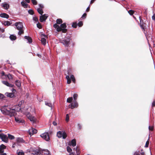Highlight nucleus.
<instances>
[{
	"mask_svg": "<svg viewBox=\"0 0 155 155\" xmlns=\"http://www.w3.org/2000/svg\"><path fill=\"white\" fill-rule=\"evenodd\" d=\"M0 138L2 141L6 143H8V138L6 135L3 133L1 134H0Z\"/></svg>",
	"mask_w": 155,
	"mask_h": 155,
	"instance_id": "f257e3e1",
	"label": "nucleus"
},
{
	"mask_svg": "<svg viewBox=\"0 0 155 155\" xmlns=\"http://www.w3.org/2000/svg\"><path fill=\"white\" fill-rule=\"evenodd\" d=\"M41 137L46 141H48L50 139L48 134V132L44 133L40 135Z\"/></svg>",
	"mask_w": 155,
	"mask_h": 155,
	"instance_id": "f03ea898",
	"label": "nucleus"
},
{
	"mask_svg": "<svg viewBox=\"0 0 155 155\" xmlns=\"http://www.w3.org/2000/svg\"><path fill=\"white\" fill-rule=\"evenodd\" d=\"M14 25L17 30L22 29L23 27L22 23L21 22H16Z\"/></svg>",
	"mask_w": 155,
	"mask_h": 155,
	"instance_id": "7ed1b4c3",
	"label": "nucleus"
},
{
	"mask_svg": "<svg viewBox=\"0 0 155 155\" xmlns=\"http://www.w3.org/2000/svg\"><path fill=\"white\" fill-rule=\"evenodd\" d=\"M71 40L70 38L66 39H65L61 40V43H62L65 46H68L69 45V42Z\"/></svg>",
	"mask_w": 155,
	"mask_h": 155,
	"instance_id": "20e7f679",
	"label": "nucleus"
},
{
	"mask_svg": "<svg viewBox=\"0 0 155 155\" xmlns=\"http://www.w3.org/2000/svg\"><path fill=\"white\" fill-rule=\"evenodd\" d=\"M78 107V104L76 101H74L73 103H71L69 105L70 108L73 109L75 107Z\"/></svg>",
	"mask_w": 155,
	"mask_h": 155,
	"instance_id": "39448f33",
	"label": "nucleus"
},
{
	"mask_svg": "<svg viewBox=\"0 0 155 155\" xmlns=\"http://www.w3.org/2000/svg\"><path fill=\"white\" fill-rule=\"evenodd\" d=\"M60 26L61 27V31L63 33H65L67 32V29L66 28L67 26L65 23L61 24Z\"/></svg>",
	"mask_w": 155,
	"mask_h": 155,
	"instance_id": "423d86ee",
	"label": "nucleus"
},
{
	"mask_svg": "<svg viewBox=\"0 0 155 155\" xmlns=\"http://www.w3.org/2000/svg\"><path fill=\"white\" fill-rule=\"evenodd\" d=\"M140 20V25L141 28L143 30H145V24L144 23L143 20L141 19L140 17H139Z\"/></svg>",
	"mask_w": 155,
	"mask_h": 155,
	"instance_id": "0eeeda50",
	"label": "nucleus"
},
{
	"mask_svg": "<svg viewBox=\"0 0 155 155\" xmlns=\"http://www.w3.org/2000/svg\"><path fill=\"white\" fill-rule=\"evenodd\" d=\"M42 15V16L43 17L44 20H42L41 19V18H42V16H40L39 19L40 21L41 22L45 21L47 19V18L48 16V14H44V15Z\"/></svg>",
	"mask_w": 155,
	"mask_h": 155,
	"instance_id": "6e6552de",
	"label": "nucleus"
},
{
	"mask_svg": "<svg viewBox=\"0 0 155 155\" xmlns=\"http://www.w3.org/2000/svg\"><path fill=\"white\" fill-rule=\"evenodd\" d=\"M17 144H18L19 143H25V141L23 140L22 138L18 137L16 138Z\"/></svg>",
	"mask_w": 155,
	"mask_h": 155,
	"instance_id": "1a4fd4ad",
	"label": "nucleus"
},
{
	"mask_svg": "<svg viewBox=\"0 0 155 155\" xmlns=\"http://www.w3.org/2000/svg\"><path fill=\"white\" fill-rule=\"evenodd\" d=\"M0 110L2 112V113L5 115H8V111L9 110H7L6 108H1L0 109Z\"/></svg>",
	"mask_w": 155,
	"mask_h": 155,
	"instance_id": "9d476101",
	"label": "nucleus"
},
{
	"mask_svg": "<svg viewBox=\"0 0 155 155\" xmlns=\"http://www.w3.org/2000/svg\"><path fill=\"white\" fill-rule=\"evenodd\" d=\"M1 6L3 7L4 9L7 10L9 8V5L6 2H3Z\"/></svg>",
	"mask_w": 155,
	"mask_h": 155,
	"instance_id": "9b49d317",
	"label": "nucleus"
},
{
	"mask_svg": "<svg viewBox=\"0 0 155 155\" xmlns=\"http://www.w3.org/2000/svg\"><path fill=\"white\" fill-rule=\"evenodd\" d=\"M2 83L4 84L9 87H12L14 86V85L10 84L8 81H2Z\"/></svg>",
	"mask_w": 155,
	"mask_h": 155,
	"instance_id": "f8f14e48",
	"label": "nucleus"
},
{
	"mask_svg": "<svg viewBox=\"0 0 155 155\" xmlns=\"http://www.w3.org/2000/svg\"><path fill=\"white\" fill-rule=\"evenodd\" d=\"M15 109H10V110H9L8 115L10 117L14 116L15 113Z\"/></svg>",
	"mask_w": 155,
	"mask_h": 155,
	"instance_id": "ddd939ff",
	"label": "nucleus"
},
{
	"mask_svg": "<svg viewBox=\"0 0 155 155\" xmlns=\"http://www.w3.org/2000/svg\"><path fill=\"white\" fill-rule=\"evenodd\" d=\"M5 94L7 97L9 98H12L15 97L14 94L12 93L6 92Z\"/></svg>",
	"mask_w": 155,
	"mask_h": 155,
	"instance_id": "4468645a",
	"label": "nucleus"
},
{
	"mask_svg": "<svg viewBox=\"0 0 155 155\" xmlns=\"http://www.w3.org/2000/svg\"><path fill=\"white\" fill-rule=\"evenodd\" d=\"M15 121L18 123H23L24 122V120L21 118H19L18 117H15Z\"/></svg>",
	"mask_w": 155,
	"mask_h": 155,
	"instance_id": "2eb2a0df",
	"label": "nucleus"
},
{
	"mask_svg": "<svg viewBox=\"0 0 155 155\" xmlns=\"http://www.w3.org/2000/svg\"><path fill=\"white\" fill-rule=\"evenodd\" d=\"M53 27L55 28H56V30L58 32L61 31V27L56 24H54L53 25Z\"/></svg>",
	"mask_w": 155,
	"mask_h": 155,
	"instance_id": "dca6fc26",
	"label": "nucleus"
},
{
	"mask_svg": "<svg viewBox=\"0 0 155 155\" xmlns=\"http://www.w3.org/2000/svg\"><path fill=\"white\" fill-rule=\"evenodd\" d=\"M24 38L25 39L27 40L28 41L27 42H28V43H29L30 44L32 43V38H31V37H30L29 36H25L24 37Z\"/></svg>",
	"mask_w": 155,
	"mask_h": 155,
	"instance_id": "f3484780",
	"label": "nucleus"
},
{
	"mask_svg": "<svg viewBox=\"0 0 155 155\" xmlns=\"http://www.w3.org/2000/svg\"><path fill=\"white\" fill-rule=\"evenodd\" d=\"M0 17L3 18H8L9 17V16L6 13H2L0 14Z\"/></svg>",
	"mask_w": 155,
	"mask_h": 155,
	"instance_id": "a211bd4d",
	"label": "nucleus"
},
{
	"mask_svg": "<svg viewBox=\"0 0 155 155\" xmlns=\"http://www.w3.org/2000/svg\"><path fill=\"white\" fill-rule=\"evenodd\" d=\"M9 38L12 41H14L16 40L17 37L15 35H11L10 36Z\"/></svg>",
	"mask_w": 155,
	"mask_h": 155,
	"instance_id": "6ab92c4d",
	"label": "nucleus"
},
{
	"mask_svg": "<svg viewBox=\"0 0 155 155\" xmlns=\"http://www.w3.org/2000/svg\"><path fill=\"white\" fill-rule=\"evenodd\" d=\"M71 145L73 147L76 146V140L75 139L71 140Z\"/></svg>",
	"mask_w": 155,
	"mask_h": 155,
	"instance_id": "aec40b11",
	"label": "nucleus"
},
{
	"mask_svg": "<svg viewBox=\"0 0 155 155\" xmlns=\"http://www.w3.org/2000/svg\"><path fill=\"white\" fill-rule=\"evenodd\" d=\"M62 131H59L57 133V136L59 138H61L62 137Z\"/></svg>",
	"mask_w": 155,
	"mask_h": 155,
	"instance_id": "412c9836",
	"label": "nucleus"
},
{
	"mask_svg": "<svg viewBox=\"0 0 155 155\" xmlns=\"http://www.w3.org/2000/svg\"><path fill=\"white\" fill-rule=\"evenodd\" d=\"M15 85L17 86L18 87H20L21 86V83L18 80H16L15 81Z\"/></svg>",
	"mask_w": 155,
	"mask_h": 155,
	"instance_id": "4be33fe9",
	"label": "nucleus"
},
{
	"mask_svg": "<svg viewBox=\"0 0 155 155\" xmlns=\"http://www.w3.org/2000/svg\"><path fill=\"white\" fill-rule=\"evenodd\" d=\"M41 41L42 44L44 45H45L46 44V39L44 38H42L41 39Z\"/></svg>",
	"mask_w": 155,
	"mask_h": 155,
	"instance_id": "5701e85b",
	"label": "nucleus"
},
{
	"mask_svg": "<svg viewBox=\"0 0 155 155\" xmlns=\"http://www.w3.org/2000/svg\"><path fill=\"white\" fill-rule=\"evenodd\" d=\"M37 11L39 14L41 15H42L44 12L43 9L40 8H38L37 9Z\"/></svg>",
	"mask_w": 155,
	"mask_h": 155,
	"instance_id": "b1692460",
	"label": "nucleus"
},
{
	"mask_svg": "<svg viewBox=\"0 0 155 155\" xmlns=\"http://www.w3.org/2000/svg\"><path fill=\"white\" fill-rule=\"evenodd\" d=\"M40 152L39 150L33 151L32 153V154L34 155H39L40 153Z\"/></svg>",
	"mask_w": 155,
	"mask_h": 155,
	"instance_id": "393cba45",
	"label": "nucleus"
},
{
	"mask_svg": "<svg viewBox=\"0 0 155 155\" xmlns=\"http://www.w3.org/2000/svg\"><path fill=\"white\" fill-rule=\"evenodd\" d=\"M2 24L4 25L5 26H9L11 25L10 22L8 21H5L3 22Z\"/></svg>",
	"mask_w": 155,
	"mask_h": 155,
	"instance_id": "a878e982",
	"label": "nucleus"
},
{
	"mask_svg": "<svg viewBox=\"0 0 155 155\" xmlns=\"http://www.w3.org/2000/svg\"><path fill=\"white\" fill-rule=\"evenodd\" d=\"M24 101H23V100H22L20 101L19 103H18V105L19 106V107H20V108H19V110H18V111H20L21 110V106L22 105V104H24Z\"/></svg>",
	"mask_w": 155,
	"mask_h": 155,
	"instance_id": "bb28decb",
	"label": "nucleus"
},
{
	"mask_svg": "<svg viewBox=\"0 0 155 155\" xmlns=\"http://www.w3.org/2000/svg\"><path fill=\"white\" fill-rule=\"evenodd\" d=\"M70 79L72 80L73 82L75 83L76 82L75 78L73 75H71L70 76Z\"/></svg>",
	"mask_w": 155,
	"mask_h": 155,
	"instance_id": "cd10ccee",
	"label": "nucleus"
},
{
	"mask_svg": "<svg viewBox=\"0 0 155 155\" xmlns=\"http://www.w3.org/2000/svg\"><path fill=\"white\" fill-rule=\"evenodd\" d=\"M33 20L34 21V23H37L38 22H39L38 21V18L36 17H33Z\"/></svg>",
	"mask_w": 155,
	"mask_h": 155,
	"instance_id": "c85d7f7f",
	"label": "nucleus"
},
{
	"mask_svg": "<svg viewBox=\"0 0 155 155\" xmlns=\"http://www.w3.org/2000/svg\"><path fill=\"white\" fill-rule=\"evenodd\" d=\"M21 5L24 8H27V4L25 2L22 1L21 2Z\"/></svg>",
	"mask_w": 155,
	"mask_h": 155,
	"instance_id": "c756f323",
	"label": "nucleus"
},
{
	"mask_svg": "<svg viewBox=\"0 0 155 155\" xmlns=\"http://www.w3.org/2000/svg\"><path fill=\"white\" fill-rule=\"evenodd\" d=\"M8 138L9 139H10V140H13L14 139H15V137L11 135V134H8Z\"/></svg>",
	"mask_w": 155,
	"mask_h": 155,
	"instance_id": "7c9ffc66",
	"label": "nucleus"
},
{
	"mask_svg": "<svg viewBox=\"0 0 155 155\" xmlns=\"http://www.w3.org/2000/svg\"><path fill=\"white\" fill-rule=\"evenodd\" d=\"M42 151L44 152V153L45 154L48 155L50 153V151L48 150L43 149Z\"/></svg>",
	"mask_w": 155,
	"mask_h": 155,
	"instance_id": "2f4dec72",
	"label": "nucleus"
},
{
	"mask_svg": "<svg viewBox=\"0 0 155 155\" xmlns=\"http://www.w3.org/2000/svg\"><path fill=\"white\" fill-rule=\"evenodd\" d=\"M67 137V135L65 132L64 131L63 132L62 136V138L64 139L66 138Z\"/></svg>",
	"mask_w": 155,
	"mask_h": 155,
	"instance_id": "473e14b6",
	"label": "nucleus"
},
{
	"mask_svg": "<svg viewBox=\"0 0 155 155\" xmlns=\"http://www.w3.org/2000/svg\"><path fill=\"white\" fill-rule=\"evenodd\" d=\"M73 100V97H69L67 99V101L68 103H71Z\"/></svg>",
	"mask_w": 155,
	"mask_h": 155,
	"instance_id": "72a5a7b5",
	"label": "nucleus"
},
{
	"mask_svg": "<svg viewBox=\"0 0 155 155\" xmlns=\"http://www.w3.org/2000/svg\"><path fill=\"white\" fill-rule=\"evenodd\" d=\"M6 148V146L3 144H2L0 146V148L1 149V150H2V151L4 150Z\"/></svg>",
	"mask_w": 155,
	"mask_h": 155,
	"instance_id": "f704fd0d",
	"label": "nucleus"
},
{
	"mask_svg": "<svg viewBox=\"0 0 155 155\" xmlns=\"http://www.w3.org/2000/svg\"><path fill=\"white\" fill-rule=\"evenodd\" d=\"M67 151L70 153H72V150L71 148L69 146H67Z\"/></svg>",
	"mask_w": 155,
	"mask_h": 155,
	"instance_id": "c9c22d12",
	"label": "nucleus"
},
{
	"mask_svg": "<svg viewBox=\"0 0 155 155\" xmlns=\"http://www.w3.org/2000/svg\"><path fill=\"white\" fill-rule=\"evenodd\" d=\"M37 28L39 29H41L42 28V26L41 25V24L39 23V22H38L37 24Z\"/></svg>",
	"mask_w": 155,
	"mask_h": 155,
	"instance_id": "e433bc0d",
	"label": "nucleus"
},
{
	"mask_svg": "<svg viewBox=\"0 0 155 155\" xmlns=\"http://www.w3.org/2000/svg\"><path fill=\"white\" fill-rule=\"evenodd\" d=\"M19 30V31L18 33V34L19 35H21V34H22L24 33V30H23V29H21L19 30Z\"/></svg>",
	"mask_w": 155,
	"mask_h": 155,
	"instance_id": "4c0bfd02",
	"label": "nucleus"
},
{
	"mask_svg": "<svg viewBox=\"0 0 155 155\" xmlns=\"http://www.w3.org/2000/svg\"><path fill=\"white\" fill-rule=\"evenodd\" d=\"M78 26V23L76 22H73L72 25V27L74 28H76Z\"/></svg>",
	"mask_w": 155,
	"mask_h": 155,
	"instance_id": "58836bf2",
	"label": "nucleus"
},
{
	"mask_svg": "<svg viewBox=\"0 0 155 155\" xmlns=\"http://www.w3.org/2000/svg\"><path fill=\"white\" fill-rule=\"evenodd\" d=\"M62 22V21L61 19H58L56 20L57 23L58 24H61Z\"/></svg>",
	"mask_w": 155,
	"mask_h": 155,
	"instance_id": "ea45409f",
	"label": "nucleus"
},
{
	"mask_svg": "<svg viewBox=\"0 0 155 155\" xmlns=\"http://www.w3.org/2000/svg\"><path fill=\"white\" fill-rule=\"evenodd\" d=\"M78 97V95L76 94H73V98L74 101H76Z\"/></svg>",
	"mask_w": 155,
	"mask_h": 155,
	"instance_id": "a19ab883",
	"label": "nucleus"
},
{
	"mask_svg": "<svg viewBox=\"0 0 155 155\" xmlns=\"http://www.w3.org/2000/svg\"><path fill=\"white\" fill-rule=\"evenodd\" d=\"M28 13L31 15H33L34 14V12L33 10L32 9H29L28 11Z\"/></svg>",
	"mask_w": 155,
	"mask_h": 155,
	"instance_id": "79ce46f5",
	"label": "nucleus"
},
{
	"mask_svg": "<svg viewBox=\"0 0 155 155\" xmlns=\"http://www.w3.org/2000/svg\"><path fill=\"white\" fill-rule=\"evenodd\" d=\"M45 104L46 105L51 107V108H52V105L51 103L45 102Z\"/></svg>",
	"mask_w": 155,
	"mask_h": 155,
	"instance_id": "37998d69",
	"label": "nucleus"
},
{
	"mask_svg": "<svg viewBox=\"0 0 155 155\" xmlns=\"http://www.w3.org/2000/svg\"><path fill=\"white\" fill-rule=\"evenodd\" d=\"M7 76L9 80H12V79L13 77L12 75L11 74H9L7 75Z\"/></svg>",
	"mask_w": 155,
	"mask_h": 155,
	"instance_id": "c03bdc74",
	"label": "nucleus"
},
{
	"mask_svg": "<svg viewBox=\"0 0 155 155\" xmlns=\"http://www.w3.org/2000/svg\"><path fill=\"white\" fill-rule=\"evenodd\" d=\"M33 133H31V134L33 135L34 134H35L37 133V130L35 129L32 128Z\"/></svg>",
	"mask_w": 155,
	"mask_h": 155,
	"instance_id": "a18cd8bd",
	"label": "nucleus"
},
{
	"mask_svg": "<svg viewBox=\"0 0 155 155\" xmlns=\"http://www.w3.org/2000/svg\"><path fill=\"white\" fill-rule=\"evenodd\" d=\"M5 98V97L3 94L0 93V99H3Z\"/></svg>",
	"mask_w": 155,
	"mask_h": 155,
	"instance_id": "49530a36",
	"label": "nucleus"
},
{
	"mask_svg": "<svg viewBox=\"0 0 155 155\" xmlns=\"http://www.w3.org/2000/svg\"><path fill=\"white\" fill-rule=\"evenodd\" d=\"M83 25V22L81 21H79L78 23V26L79 27H81Z\"/></svg>",
	"mask_w": 155,
	"mask_h": 155,
	"instance_id": "de8ad7c7",
	"label": "nucleus"
},
{
	"mask_svg": "<svg viewBox=\"0 0 155 155\" xmlns=\"http://www.w3.org/2000/svg\"><path fill=\"white\" fill-rule=\"evenodd\" d=\"M28 118L30 119V120L31 121L33 122L34 121V117L29 116V117H28Z\"/></svg>",
	"mask_w": 155,
	"mask_h": 155,
	"instance_id": "09e8293b",
	"label": "nucleus"
},
{
	"mask_svg": "<svg viewBox=\"0 0 155 155\" xmlns=\"http://www.w3.org/2000/svg\"><path fill=\"white\" fill-rule=\"evenodd\" d=\"M65 120L67 122H68L69 120V115L68 114L66 115Z\"/></svg>",
	"mask_w": 155,
	"mask_h": 155,
	"instance_id": "8fccbe9b",
	"label": "nucleus"
},
{
	"mask_svg": "<svg viewBox=\"0 0 155 155\" xmlns=\"http://www.w3.org/2000/svg\"><path fill=\"white\" fill-rule=\"evenodd\" d=\"M128 12L130 15H132L134 13V11L132 10H130L128 11Z\"/></svg>",
	"mask_w": 155,
	"mask_h": 155,
	"instance_id": "3c124183",
	"label": "nucleus"
},
{
	"mask_svg": "<svg viewBox=\"0 0 155 155\" xmlns=\"http://www.w3.org/2000/svg\"><path fill=\"white\" fill-rule=\"evenodd\" d=\"M22 152L19 151V152H18V151H17V152L18 153V155H24L25 153L24 152H23L22 150Z\"/></svg>",
	"mask_w": 155,
	"mask_h": 155,
	"instance_id": "603ef678",
	"label": "nucleus"
},
{
	"mask_svg": "<svg viewBox=\"0 0 155 155\" xmlns=\"http://www.w3.org/2000/svg\"><path fill=\"white\" fill-rule=\"evenodd\" d=\"M33 4L34 5H36L37 4V2L36 0H31Z\"/></svg>",
	"mask_w": 155,
	"mask_h": 155,
	"instance_id": "864d4df0",
	"label": "nucleus"
},
{
	"mask_svg": "<svg viewBox=\"0 0 155 155\" xmlns=\"http://www.w3.org/2000/svg\"><path fill=\"white\" fill-rule=\"evenodd\" d=\"M148 140L146 142L145 145V147H148L149 144V141H148Z\"/></svg>",
	"mask_w": 155,
	"mask_h": 155,
	"instance_id": "5fc2aeb1",
	"label": "nucleus"
},
{
	"mask_svg": "<svg viewBox=\"0 0 155 155\" xmlns=\"http://www.w3.org/2000/svg\"><path fill=\"white\" fill-rule=\"evenodd\" d=\"M28 132H29V134L30 135H32V134H31V133H33V131H32V128L31 129H30V130H28Z\"/></svg>",
	"mask_w": 155,
	"mask_h": 155,
	"instance_id": "6e6d98bb",
	"label": "nucleus"
},
{
	"mask_svg": "<svg viewBox=\"0 0 155 155\" xmlns=\"http://www.w3.org/2000/svg\"><path fill=\"white\" fill-rule=\"evenodd\" d=\"M87 16V14L86 13H84L82 15L81 18H86Z\"/></svg>",
	"mask_w": 155,
	"mask_h": 155,
	"instance_id": "4d7b16f0",
	"label": "nucleus"
},
{
	"mask_svg": "<svg viewBox=\"0 0 155 155\" xmlns=\"http://www.w3.org/2000/svg\"><path fill=\"white\" fill-rule=\"evenodd\" d=\"M153 128H154L153 127L150 126H149V130L152 131L153 130Z\"/></svg>",
	"mask_w": 155,
	"mask_h": 155,
	"instance_id": "13d9d810",
	"label": "nucleus"
},
{
	"mask_svg": "<svg viewBox=\"0 0 155 155\" xmlns=\"http://www.w3.org/2000/svg\"><path fill=\"white\" fill-rule=\"evenodd\" d=\"M39 6L40 8H44V6L42 4H39Z\"/></svg>",
	"mask_w": 155,
	"mask_h": 155,
	"instance_id": "bf43d9fd",
	"label": "nucleus"
},
{
	"mask_svg": "<svg viewBox=\"0 0 155 155\" xmlns=\"http://www.w3.org/2000/svg\"><path fill=\"white\" fill-rule=\"evenodd\" d=\"M12 93H13V94H14L15 92H16V90L14 89V88H12Z\"/></svg>",
	"mask_w": 155,
	"mask_h": 155,
	"instance_id": "052dcab7",
	"label": "nucleus"
},
{
	"mask_svg": "<svg viewBox=\"0 0 155 155\" xmlns=\"http://www.w3.org/2000/svg\"><path fill=\"white\" fill-rule=\"evenodd\" d=\"M78 129L80 130L81 129L82 127L81 125L80 124H78Z\"/></svg>",
	"mask_w": 155,
	"mask_h": 155,
	"instance_id": "680f3d73",
	"label": "nucleus"
},
{
	"mask_svg": "<svg viewBox=\"0 0 155 155\" xmlns=\"http://www.w3.org/2000/svg\"><path fill=\"white\" fill-rule=\"evenodd\" d=\"M67 80V82L68 84H70L71 83V79H68V80Z\"/></svg>",
	"mask_w": 155,
	"mask_h": 155,
	"instance_id": "e2e57ef3",
	"label": "nucleus"
},
{
	"mask_svg": "<svg viewBox=\"0 0 155 155\" xmlns=\"http://www.w3.org/2000/svg\"><path fill=\"white\" fill-rule=\"evenodd\" d=\"M15 145H16V143L15 142H13L12 143V147L13 148H15Z\"/></svg>",
	"mask_w": 155,
	"mask_h": 155,
	"instance_id": "0e129e2a",
	"label": "nucleus"
},
{
	"mask_svg": "<svg viewBox=\"0 0 155 155\" xmlns=\"http://www.w3.org/2000/svg\"><path fill=\"white\" fill-rule=\"evenodd\" d=\"M52 124L54 126H56L57 125V123L55 121H54L52 122Z\"/></svg>",
	"mask_w": 155,
	"mask_h": 155,
	"instance_id": "69168bd1",
	"label": "nucleus"
},
{
	"mask_svg": "<svg viewBox=\"0 0 155 155\" xmlns=\"http://www.w3.org/2000/svg\"><path fill=\"white\" fill-rule=\"evenodd\" d=\"M153 20L155 21V14H154L152 17Z\"/></svg>",
	"mask_w": 155,
	"mask_h": 155,
	"instance_id": "338daca9",
	"label": "nucleus"
},
{
	"mask_svg": "<svg viewBox=\"0 0 155 155\" xmlns=\"http://www.w3.org/2000/svg\"><path fill=\"white\" fill-rule=\"evenodd\" d=\"M140 154L142 155H145V153H144L143 152V150H141V152H140Z\"/></svg>",
	"mask_w": 155,
	"mask_h": 155,
	"instance_id": "774afa93",
	"label": "nucleus"
}]
</instances>
